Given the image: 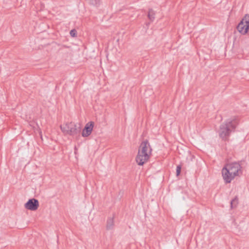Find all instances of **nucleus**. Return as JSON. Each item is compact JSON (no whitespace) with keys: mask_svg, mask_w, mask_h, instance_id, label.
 I'll use <instances>...</instances> for the list:
<instances>
[{"mask_svg":"<svg viewBox=\"0 0 249 249\" xmlns=\"http://www.w3.org/2000/svg\"><path fill=\"white\" fill-rule=\"evenodd\" d=\"M94 124V122L92 121L86 124L82 132V136L83 137H87L91 134Z\"/></svg>","mask_w":249,"mask_h":249,"instance_id":"obj_7","label":"nucleus"},{"mask_svg":"<svg viewBox=\"0 0 249 249\" xmlns=\"http://www.w3.org/2000/svg\"><path fill=\"white\" fill-rule=\"evenodd\" d=\"M77 32L75 29L71 30L70 31V35L72 37H75L76 36Z\"/></svg>","mask_w":249,"mask_h":249,"instance_id":"obj_13","label":"nucleus"},{"mask_svg":"<svg viewBox=\"0 0 249 249\" xmlns=\"http://www.w3.org/2000/svg\"><path fill=\"white\" fill-rule=\"evenodd\" d=\"M181 166L180 165H178L177 167L176 174H177V176H179V175L180 174V172H181Z\"/></svg>","mask_w":249,"mask_h":249,"instance_id":"obj_12","label":"nucleus"},{"mask_svg":"<svg viewBox=\"0 0 249 249\" xmlns=\"http://www.w3.org/2000/svg\"><path fill=\"white\" fill-rule=\"evenodd\" d=\"M40 135L41 136V132H40Z\"/></svg>","mask_w":249,"mask_h":249,"instance_id":"obj_14","label":"nucleus"},{"mask_svg":"<svg viewBox=\"0 0 249 249\" xmlns=\"http://www.w3.org/2000/svg\"><path fill=\"white\" fill-rule=\"evenodd\" d=\"M114 226V220L113 218H109L107 221V230H111Z\"/></svg>","mask_w":249,"mask_h":249,"instance_id":"obj_8","label":"nucleus"},{"mask_svg":"<svg viewBox=\"0 0 249 249\" xmlns=\"http://www.w3.org/2000/svg\"><path fill=\"white\" fill-rule=\"evenodd\" d=\"M238 204V198L237 196L235 197L231 202V206L232 208L235 207Z\"/></svg>","mask_w":249,"mask_h":249,"instance_id":"obj_11","label":"nucleus"},{"mask_svg":"<svg viewBox=\"0 0 249 249\" xmlns=\"http://www.w3.org/2000/svg\"><path fill=\"white\" fill-rule=\"evenodd\" d=\"M39 207L38 201L35 198L29 199L25 204L24 207L25 209L31 210L36 211Z\"/></svg>","mask_w":249,"mask_h":249,"instance_id":"obj_6","label":"nucleus"},{"mask_svg":"<svg viewBox=\"0 0 249 249\" xmlns=\"http://www.w3.org/2000/svg\"><path fill=\"white\" fill-rule=\"evenodd\" d=\"M90 4L98 6L101 3V0H86Z\"/></svg>","mask_w":249,"mask_h":249,"instance_id":"obj_9","label":"nucleus"},{"mask_svg":"<svg viewBox=\"0 0 249 249\" xmlns=\"http://www.w3.org/2000/svg\"><path fill=\"white\" fill-rule=\"evenodd\" d=\"M238 124L237 119L228 120L220 125L219 131L220 137L223 139H226L231 132L233 130Z\"/></svg>","mask_w":249,"mask_h":249,"instance_id":"obj_3","label":"nucleus"},{"mask_svg":"<svg viewBox=\"0 0 249 249\" xmlns=\"http://www.w3.org/2000/svg\"><path fill=\"white\" fill-rule=\"evenodd\" d=\"M152 148L148 142H142L139 148L138 155L136 158V161L139 165H143L149 160L151 155Z\"/></svg>","mask_w":249,"mask_h":249,"instance_id":"obj_2","label":"nucleus"},{"mask_svg":"<svg viewBox=\"0 0 249 249\" xmlns=\"http://www.w3.org/2000/svg\"><path fill=\"white\" fill-rule=\"evenodd\" d=\"M238 31L245 35L249 33V15H246L237 26Z\"/></svg>","mask_w":249,"mask_h":249,"instance_id":"obj_5","label":"nucleus"},{"mask_svg":"<svg viewBox=\"0 0 249 249\" xmlns=\"http://www.w3.org/2000/svg\"><path fill=\"white\" fill-rule=\"evenodd\" d=\"M60 129L65 135L74 137L79 134L80 130L76 124L72 122L66 123L60 125Z\"/></svg>","mask_w":249,"mask_h":249,"instance_id":"obj_4","label":"nucleus"},{"mask_svg":"<svg viewBox=\"0 0 249 249\" xmlns=\"http://www.w3.org/2000/svg\"><path fill=\"white\" fill-rule=\"evenodd\" d=\"M242 174V167L237 162L227 163L222 170L223 178L227 183H230L236 177L240 176Z\"/></svg>","mask_w":249,"mask_h":249,"instance_id":"obj_1","label":"nucleus"},{"mask_svg":"<svg viewBox=\"0 0 249 249\" xmlns=\"http://www.w3.org/2000/svg\"><path fill=\"white\" fill-rule=\"evenodd\" d=\"M155 13L154 11L152 9H149L148 14V17L149 19L152 21H153L155 18Z\"/></svg>","mask_w":249,"mask_h":249,"instance_id":"obj_10","label":"nucleus"}]
</instances>
